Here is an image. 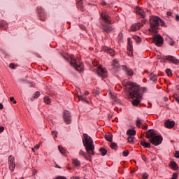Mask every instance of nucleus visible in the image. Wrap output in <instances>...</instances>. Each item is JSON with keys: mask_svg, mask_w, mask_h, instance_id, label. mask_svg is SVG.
<instances>
[{"mask_svg": "<svg viewBox=\"0 0 179 179\" xmlns=\"http://www.w3.org/2000/svg\"><path fill=\"white\" fill-rule=\"evenodd\" d=\"M150 143L155 146H159L163 142V137L162 136L157 135L153 138L150 139Z\"/></svg>", "mask_w": 179, "mask_h": 179, "instance_id": "8", "label": "nucleus"}, {"mask_svg": "<svg viewBox=\"0 0 179 179\" xmlns=\"http://www.w3.org/2000/svg\"><path fill=\"white\" fill-rule=\"evenodd\" d=\"M96 73L99 78H102V79H104V78H107V69H103L101 66H99L96 68Z\"/></svg>", "mask_w": 179, "mask_h": 179, "instance_id": "6", "label": "nucleus"}, {"mask_svg": "<svg viewBox=\"0 0 179 179\" xmlns=\"http://www.w3.org/2000/svg\"><path fill=\"white\" fill-rule=\"evenodd\" d=\"M100 152H101L102 156H106V155H107V150H106L104 148H101Z\"/></svg>", "mask_w": 179, "mask_h": 179, "instance_id": "32", "label": "nucleus"}, {"mask_svg": "<svg viewBox=\"0 0 179 179\" xmlns=\"http://www.w3.org/2000/svg\"><path fill=\"white\" fill-rule=\"evenodd\" d=\"M178 177V175H177V173H174L173 174L172 179H177Z\"/></svg>", "mask_w": 179, "mask_h": 179, "instance_id": "41", "label": "nucleus"}, {"mask_svg": "<svg viewBox=\"0 0 179 179\" xmlns=\"http://www.w3.org/2000/svg\"><path fill=\"white\" fill-rule=\"evenodd\" d=\"M127 43H128L127 50L129 51H132L133 45H132V41H131V38H128Z\"/></svg>", "mask_w": 179, "mask_h": 179, "instance_id": "20", "label": "nucleus"}, {"mask_svg": "<svg viewBox=\"0 0 179 179\" xmlns=\"http://www.w3.org/2000/svg\"><path fill=\"white\" fill-rule=\"evenodd\" d=\"M126 89L129 92V96L133 100L131 101L133 106H138L142 100L143 91H142L139 86L136 85L135 83L129 82L126 84Z\"/></svg>", "mask_w": 179, "mask_h": 179, "instance_id": "1", "label": "nucleus"}, {"mask_svg": "<svg viewBox=\"0 0 179 179\" xmlns=\"http://www.w3.org/2000/svg\"><path fill=\"white\" fill-rule=\"evenodd\" d=\"M102 19L106 23H102L101 25V29L103 30L106 33H111L114 30V27L111 26V17L108 13H102L101 14Z\"/></svg>", "mask_w": 179, "mask_h": 179, "instance_id": "3", "label": "nucleus"}, {"mask_svg": "<svg viewBox=\"0 0 179 179\" xmlns=\"http://www.w3.org/2000/svg\"><path fill=\"white\" fill-rule=\"evenodd\" d=\"M173 97H174L175 100L177 101V103H178V104H179V96H178V95L177 94H175L173 95Z\"/></svg>", "mask_w": 179, "mask_h": 179, "instance_id": "38", "label": "nucleus"}, {"mask_svg": "<svg viewBox=\"0 0 179 179\" xmlns=\"http://www.w3.org/2000/svg\"><path fill=\"white\" fill-rule=\"evenodd\" d=\"M103 5H106V3H103Z\"/></svg>", "mask_w": 179, "mask_h": 179, "instance_id": "61", "label": "nucleus"}, {"mask_svg": "<svg viewBox=\"0 0 179 179\" xmlns=\"http://www.w3.org/2000/svg\"><path fill=\"white\" fill-rule=\"evenodd\" d=\"M148 177H149V175H148L146 173H143V179H148Z\"/></svg>", "mask_w": 179, "mask_h": 179, "instance_id": "40", "label": "nucleus"}, {"mask_svg": "<svg viewBox=\"0 0 179 179\" xmlns=\"http://www.w3.org/2000/svg\"><path fill=\"white\" fill-rule=\"evenodd\" d=\"M79 100H81L82 101H85L86 103H87V100L86 99V97L85 96V95H81V96H78Z\"/></svg>", "mask_w": 179, "mask_h": 179, "instance_id": "31", "label": "nucleus"}, {"mask_svg": "<svg viewBox=\"0 0 179 179\" xmlns=\"http://www.w3.org/2000/svg\"><path fill=\"white\" fill-rule=\"evenodd\" d=\"M174 156H175L177 159H179V151H176V153L174 154Z\"/></svg>", "mask_w": 179, "mask_h": 179, "instance_id": "42", "label": "nucleus"}, {"mask_svg": "<svg viewBox=\"0 0 179 179\" xmlns=\"http://www.w3.org/2000/svg\"><path fill=\"white\" fill-rule=\"evenodd\" d=\"M170 45H174V41L171 40Z\"/></svg>", "mask_w": 179, "mask_h": 179, "instance_id": "51", "label": "nucleus"}, {"mask_svg": "<svg viewBox=\"0 0 179 179\" xmlns=\"http://www.w3.org/2000/svg\"><path fill=\"white\" fill-rule=\"evenodd\" d=\"M164 100H165V101H169V98L164 97Z\"/></svg>", "mask_w": 179, "mask_h": 179, "instance_id": "56", "label": "nucleus"}, {"mask_svg": "<svg viewBox=\"0 0 179 179\" xmlns=\"http://www.w3.org/2000/svg\"><path fill=\"white\" fill-rule=\"evenodd\" d=\"M146 23V20H143V22L142 23H138L137 24H134L131 26V30L132 31H136V30H139L141 27H143V24Z\"/></svg>", "mask_w": 179, "mask_h": 179, "instance_id": "13", "label": "nucleus"}, {"mask_svg": "<svg viewBox=\"0 0 179 179\" xmlns=\"http://www.w3.org/2000/svg\"><path fill=\"white\" fill-rule=\"evenodd\" d=\"M141 125H142V128L143 129H146L148 128L147 124L145 126H143V120L142 119L138 117L136 120V127H138V128H141Z\"/></svg>", "mask_w": 179, "mask_h": 179, "instance_id": "15", "label": "nucleus"}, {"mask_svg": "<svg viewBox=\"0 0 179 179\" xmlns=\"http://www.w3.org/2000/svg\"><path fill=\"white\" fill-rule=\"evenodd\" d=\"M3 108V105L2 103H0V110H2Z\"/></svg>", "mask_w": 179, "mask_h": 179, "instance_id": "52", "label": "nucleus"}, {"mask_svg": "<svg viewBox=\"0 0 179 179\" xmlns=\"http://www.w3.org/2000/svg\"><path fill=\"white\" fill-rule=\"evenodd\" d=\"M80 27L82 29V30H86V27H85L83 24H80Z\"/></svg>", "mask_w": 179, "mask_h": 179, "instance_id": "44", "label": "nucleus"}, {"mask_svg": "<svg viewBox=\"0 0 179 179\" xmlns=\"http://www.w3.org/2000/svg\"><path fill=\"white\" fill-rule=\"evenodd\" d=\"M63 120L66 125H69V124L72 122V115H71V113H69V111L64 110L63 113Z\"/></svg>", "mask_w": 179, "mask_h": 179, "instance_id": "7", "label": "nucleus"}, {"mask_svg": "<svg viewBox=\"0 0 179 179\" xmlns=\"http://www.w3.org/2000/svg\"><path fill=\"white\" fill-rule=\"evenodd\" d=\"M88 94H89V92L86 91V92L84 93L83 96H88Z\"/></svg>", "mask_w": 179, "mask_h": 179, "instance_id": "50", "label": "nucleus"}, {"mask_svg": "<svg viewBox=\"0 0 179 179\" xmlns=\"http://www.w3.org/2000/svg\"><path fill=\"white\" fill-rule=\"evenodd\" d=\"M166 73L167 74L168 76H171V74L173 73L171 72V70L170 69H167L166 71H165Z\"/></svg>", "mask_w": 179, "mask_h": 179, "instance_id": "34", "label": "nucleus"}, {"mask_svg": "<svg viewBox=\"0 0 179 179\" xmlns=\"http://www.w3.org/2000/svg\"><path fill=\"white\" fill-rule=\"evenodd\" d=\"M153 41L155 43V45H157V47H162V45H163L164 40L163 39V37L162 36L155 35L153 37Z\"/></svg>", "mask_w": 179, "mask_h": 179, "instance_id": "9", "label": "nucleus"}, {"mask_svg": "<svg viewBox=\"0 0 179 179\" xmlns=\"http://www.w3.org/2000/svg\"><path fill=\"white\" fill-rule=\"evenodd\" d=\"M68 61L70 65H71V66H73V68H75L76 71H78V72H83V63L78 62V60L75 59V56L73 55H70V59H69Z\"/></svg>", "mask_w": 179, "mask_h": 179, "instance_id": "5", "label": "nucleus"}, {"mask_svg": "<svg viewBox=\"0 0 179 179\" xmlns=\"http://www.w3.org/2000/svg\"><path fill=\"white\" fill-rule=\"evenodd\" d=\"M166 15H167L168 17H169V16H171V12L168 11V12L166 13Z\"/></svg>", "mask_w": 179, "mask_h": 179, "instance_id": "49", "label": "nucleus"}, {"mask_svg": "<svg viewBox=\"0 0 179 179\" xmlns=\"http://www.w3.org/2000/svg\"><path fill=\"white\" fill-rule=\"evenodd\" d=\"M13 103H14V104H16V101H13Z\"/></svg>", "mask_w": 179, "mask_h": 179, "instance_id": "59", "label": "nucleus"}, {"mask_svg": "<svg viewBox=\"0 0 179 179\" xmlns=\"http://www.w3.org/2000/svg\"><path fill=\"white\" fill-rule=\"evenodd\" d=\"M8 166L10 171H15V167H16V163L15 162V157L12 155L8 157Z\"/></svg>", "mask_w": 179, "mask_h": 179, "instance_id": "10", "label": "nucleus"}, {"mask_svg": "<svg viewBox=\"0 0 179 179\" xmlns=\"http://www.w3.org/2000/svg\"><path fill=\"white\" fill-rule=\"evenodd\" d=\"M3 131H5V127H0V134L2 133V132H3Z\"/></svg>", "mask_w": 179, "mask_h": 179, "instance_id": "45", "label": "nucleus"}, {"mask_svg": "<svg viewBox=\"0 0 179 179\" xmlns=\"http://www.w3.org/2000/svg\"><path fill=\"white\" fill-rule=\"evenodd\" d=\"M103 50L106 52V54H109L110 57H114V55H115V52L112 48L105 46Z\"/></svg>", "mask_w": 179, "mask_h": 179, "instance_id": "14", "label": "nucleus"}, {"mask_svg": "<svg viewBox=\"0 0 179 179\" xmlns=\"http://www.w3.org/2000/svg\"><path fill=\"white\" fill-rule=\"evenodd\" d=\"M84 139L83 140V143L85 148L87 154L84 152L83 150H80L79 152L80 156H83L86 160H89V162H92L90 159L92 156H94V144L93 143V139L90 137L87 134H83Z\"/></svg>", "mask_w": 179, "mask_h": 179, "instance_id": "2", "label": "nucleus"}, {"mask_svg": "<svg viewBox=\"0 0 179 179\" xmlns=\"http://www.w3.org/2000/svg\"><path fill=\"white\" fill-rule=\"evenodd\" d=\"M9 67L11 68L12 69H15V64L13 63L10 64Z\"/></svg>", "mask_w": 179, "mask_h": 179, "instance_id": "43", "label": "nucleus"}, {"mask_svg": "<svg viewBox=\"0 0 179 179\" xmlns=\"http://www.w3.org/2000/svg\"><path fill=\"white\" fill-rule=\"evenodd\" d=\"M150 24L151 29L154 33H156V30L159 29V26H162V27H167V25H166V22H164V20H162L160 17L157 16H154L151 17L150 20Z\"/></svg>", "mask_w": 179, "mask_h": 179, "instance_id": "4", "label": "nucleus"}, {"mask_svg": "<svg viewBox=\"0 0 179 179\" xmlns=\"http://www.w3.org/2000/svg\"><path fill=\"white\" fill-rule=\"evenodd\" d=\"M127 135H129V136H134L136 135V131H135L134 129H129L127 131Z\"/></svg>", "mask_w": 179, "mask_h": 179, "instance_id": "24", "label": "nucleus"}, {"mask_svg": "<svg viewBox=\"0 0 179 179\" xmlns=\"http://www.w3.org/2000/svg\"><path fill=\"white\" fill-rule=\"evenodd\" d=\"M165 58L167 61H169V62H172V64H175L176 65L179 63L178 59L174 57L173 56L167 55L165 57Z\"/></svg>", "mask_w": 179, "mask_h": 179, "instance_id": "12", "label": "nucleus"}, {"mask_svg": "<svg viewBox=\"0 0 179 179\" xmlns=\"http://www.w3.org/2000/svg\"><path fill=\"white\" fill-rule=\"evenodd\" d=\"M14 100H15V98H13V97L10 98V101H13Z\"/></svg>", "mask_w": 179, "mask_h": 179, "instance_id": "53", "label": "nucleus"}, {"mask_svg": "<svg viewBox=\"0 0 179 179\" xmlns=\"http://www.w3.org/2000/svg\"><path fill=\"white\" fill-rule=\"evenodd\" d=\"M123 69L125 71L127 75H128V76H132V75H134V71H132V69L127 68V66H123Z\"/></svg>", "mask_w": 179, "mask_h": 179, "instance_id": "17", "label": "nucleus"}, {"mask_svg": "<svg viewBox=\"0 0 179 179\" xmlns=\"http://www.w3.org/2000/svg\"><path fill=\"white\" fill-rule=\"evenodd\" d=\"M140 143H141V145L143 146L144 148H150V143H147L146 140L145 139H143V141H141Z\"/></svg>", "mask_w": 179, "mask_h": 179, "instance_id": "21", "label": "nucleus"}, {"mask_svg": "<svg viewBox=\"0 0 179 179\" xmlns=\"http://www.w3.org/2000/svg\"><path fill=\"white\" fill-rule=\"evenodd\" d=\"M39 17L41 20H45V14L44 13V12H43V10L39 11Z\"/></svg>", "mask_w": 179, "mask_h": 179, "instance_id": "26", "label": "nucleus"}, {"mask_svg": "<svg viewBox=\"0 0 179 179\" xmlns=\"http://www.w3.org/2000/svg\"><path fill=\"white\" fill-rule=\"evenodd\" d=\"M58 149H59L60 153H62V155H65L66 150H65V148H62V145H59Z\"/></svg>", "mask_w": 179, "mask_h": 179, "instance_id": "29", "label": "nucleus"}, {"mask_svg": "<svg viewBox=\"0 0 179 179\" xmlns=\"http://www.w3.org/2000/svg\"><path fill=\"white\" fill-rule=\"evenodd\" d=\"M175 124L176 123L174 122V121L166 120L165 122L164 125L166 128H173V127H174Z\"/></svg>", "mask_w": 179, "mask_h": 179, "instance_id": "16", "label": "nucleus"}, {"mask_svg": "<svg viewBox=\"0 0 179 179\" xmlns=\"http://www.w3.org/2000/svg\"><path fill=\"white\" fill-rule=\"evenodd\" d=\"M56 167H57L58 169H61V167H59L58 165H56Z\"/></svg>", "mask_w": 179, "mask_h": 179, "instance_id": "58", "label": "nucleus"}, {"mask_svg": "<svg viewBox=\"0 0 179 179\" xmlns=\"http://www.w3.org/2000/svg\"><path fill=\"white\" fill-rule=\"evenodd\" d=\"M176 20L177 21L179 20V15H176Z\"/></svg>", "mask_w": 179, "mask_h": 179, "instance_id": "55", "label": "nucleus"}, {"mask_svg": "<svg viewBox=\"0 0 179 179\" xmlns=\"http://www.w3.org/2000/svg\"><path fill=\"white\" fill-rule=\"evenodd\" d=\"M169 166L172 169V170H177V169H178V165L174 161H171Z\"/></svg>", "mask_w": 179, "mask_h": 179, "instance_id": "18", "label": "nucleus"}, {"mask_svg": "<svg viewBox=\"0 0 179 179\" xmlns=\"http://www.w3.org/2000/svg\"><path fill=\"white\" fill-rule=\"evenodd\" d=\"M157 134H156V131L154 129H150L146 132V138L149 139L150 142V139H153Z\"/></svg>", "mask_w": 179, "mask_h": 179, "instance_id": "11", "label": "nucleus"}, {"mask_svg": "<svg viewBox=\"0 0 179 179\" xmlns=\"http://www.w3.org/2000/svg\"><path fill=\"white\" fill-rule=\"evenodd\" d=\"M77 1H78L77 8H80V9L82 10V0H77Z\"/></svg>", "mask_w": 179, "mask_h": 179, "instance_id": "35", "label": "nucleus"}, {"mask_svg": "<svg viewBox=\"0 0 179 179\" xmlns=\"http://www.w3.org/2000/svg\"><path fill=\"white\" fill-rule=\"evenodd\" d=\"M128 155H129V151L125 150V151L123 152V156L124 157H127L128 156Z\"/></svg>", "mask_w": 179, "mask_h": 179, "instance_id": "39", "label": "nucleus"}, {"mask_svg": "<svg viewBox=\"0 0 179 179\" xmlns=\"http://www.w3.org/2000/svg\"><path fill=\"white\" fill-rule=\"evenodd\" d=\"M133 39H134L136 41V43H137L138 44H139L141 41H142V38H141V37L138 36H133Z\"/></svg>", "mask_w": 179, "mask_h": 179, "instance_id": "27", "label": "nucleus"}, {"mask_svg": "<svg viewBox=\"0 0 179 179\" xmlns=\"http://www.w3.org/2000/svg\"><path fill=\"white\" fill-rule=\"evenodd\" d=\"M43 100L45 104H51V99H50L48 96H45Z\"/></svg>", "mask_w": 179, "mask_h": 179, "instance_id": "28", "label": "nucleus"}, {"mask_svg": "<svg viewBox=\"0 0 179 179\" xmlns=\"http://www.w3.org/2000/svg\"><path fill=\"white\" fill-rule=\"evenodd\" d=\"M2 26H3L2 24H0V27H2Z\"/></svg>", "mask_w": 179, "mask_h": 179, "instance_id": "60", "label": "nucleus"}, {"mask_svg": "<svg viewBox=\"0 0 179 179\" xmlns=\"http://www.w3.org/2000/svg\"><path fill=\"white\" fill-rule=\"evenodd\" d=\"M111 99H113V100H115V101H117V96H115V95L111 96Z\"/></svg>", "mask_w": 179, "mask_h": 179, "instance_id": "48", "label": "nucleus"}, {"mask_svg": "<svg viewBox=\"0 0 179 179\" xmlns=\"http://www.w3.org/2000/svg\"><path fill=\"white\" fill-rule=\"evenodd\" d=\"M113 68L115 71H117L118 68H120V62L117 59L113 60Z\"/></svg>", "mask_w": 179, "mask_h": 179, "instance_id": "19", "label": "nucleus"}, {"mask_svg": "<svg viewBox=\"0 0 179 179\" xmlns=\"http://www.w3.org/2000/svg\"><path fill=\"white\" fill-rule=\"evenodd\" d=\"M141 157H142V159H143L144 162H146L147 158H146V157H145V155H142Z\"/></svg>", "mask_w": 179, "mask_h": 179, "instance_id": "46", "label": "nucleus"}, {"mask_svg": "<svg viewBox=\"0 0 179 179\" xmlns=\"http://www.w3.org/2000/svg\"><path fill=\"white\" fill-rule=\"evenodd\" d=\"M72 162L76 167H80V161L79 159L74 158L72 159Z\"/></svg>", "mask_w": 179, "mask_h": 179, "instance_id": "22", "label": "nucleus"}, {"mask_svg": "<svg viewBox=\"0 0 179 179\" xmlns=\"http://www.w3.org/2000/svg\"><path fill=\"white\" fill-rule=\"evenodd\" d=\"M52 134H55V135H57V131H52Z\"/></svg>", "mask_w": 179, "mask_h": 179, "instance_id": "57", "label": "nucleus"}, {"mask_svg": "<svg viewBox=\"0 0 179 179\" xmlns=\"http://www.w3.org/2000/svg\"><path fill=\"white\" fill-rule=\"evenodd\" d=\"M150 80H151V82H157V76L152 73L150 75Z\"/></svg>", "mask_w": 179, "mask_h": 179, "instance_id": "23", "label": "nucleus"}, {"mask_svg": "<svg viewBox=\"0 0 179 179\" xmlns=\"http://www.w3.org/2000/svg\"><path fill=\"white\" fill-rule=\"evenodd\" d=\"M34 148H35V149H39L40 145H36Z\"/></svg>", "mask_w": 179, "mask_h": 179, "instance_id": "54", "label": "nucleus"}, {"mask_svg": "<svg viewBox=\"0 0 179 179\" xmlns=\"http://www.w3.org/2000/svg\"><path fill=\"white\" fill-rule=\"evenodd\" d=\"M119 39L121 41V40H122V34H119Z\"/></svg>", "mask_w": 179, "mask_h": 179, "instance_id": "47", "label": "nucleus"}, {"mask_svg": "<svg viewBox=\"0 0 179 179\" xmlns=\"http://www.w3.org/2000/svg\"><path fill=\"white\" fill-rule=\"evenodd\" d=\"M105 138L106 139V141H108V142H113V134L108 133V134L105 135Z\"/></svg>", "mask_w": 179, "mask_h": 179, "instance_id": "25", "label": "nucleus"}, {"mask_svg": "<svg viewBox=\"0 0 179 179\" xmlns=\"http://www.w3.org/2000/svg\"><path fill=\"white\" fill-rule=\"evenodd\" d=\"M76 179H79V178H76Z\"/></svg>", "mask_w": 179, "mask_h": 179, "instance_id": "62", "label": "nucleus"}, {"mask_svg": "<svg viewBox=\"0 0 179 179\" xmlns=\"http://www.w3.org/2000/svg\"><path fill=\"white\" fill-rule=\"evenodd\" d=\"M110 148H111V149H117V143H111Z\"/></svg>", "mask_w": 179, "mask_h": 179, "instance_id": "37", "label": "nucleus"}, {"mask_svg": "<svg viewBox=\"0 0 179 179\" xmlns=\"http://www.w3.org/2000/svg\"><path fill=\"white\" fill-rule=\"evenodd\" d=\"M40 97V92L37 91L34 95V99H38Z\"/></svg>", "mask_w": 179, "mask_h": 179, "instance_id": "36", "label": "nucleus"}, {"mask_svg": "<svg viewBox=\"0 0 179 179\" xmlns=\"http://www.w3.org/2000/svg\"><path fill=\"white\" fill-rule=\"evenodd\" d=\"M138 15H140L141 17H143V19H145V12H143V10L139 9L138 10Z\"/></svg>", "mask_w": 179, "mask_h": 179, "instance_id": "30", "label": "nucleus"}, {"mask_svg": "<svg viewBox=\"0 0 179 179\" xmlns=\"http://www.w3.org/2000/svg\"><path fill=\"white\" fill-rule=\"evenodd\" d=\"M134 139H135L134 137H132L131 136H129L127 138V141L129 143H134Z\"/></svg>", "mask_w": 179, "mask_h": 179, "instance_id": "33", "label": "nucleus"}]
</instances>
